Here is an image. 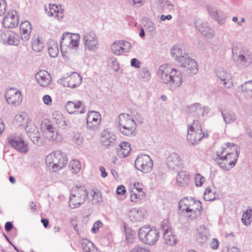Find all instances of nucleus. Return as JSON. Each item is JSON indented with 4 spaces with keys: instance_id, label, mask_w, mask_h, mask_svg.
Segmentation results:
<instances>
[{
    "instance_id": "a18cd8bd",
    "label": "nucleus",
    "mask_w": 252,
    "mask_h": 252,
    "mask_svg": "<svg viewBox=\"0 0 252 252\" xmlns=\"http://www.w3.org/2000/svg\"><path fill=\"white\" fill-rule=\"evenodd\" d=\"M138 78L149 80L151 77V73L147 67L141 68L137 74Z\"/></svg>"
},
{
    "instance_id": "c756f323",
    "label": "nucleus",
    "mask_w": 252,
    "mask_h": 252,
    "mask_svg": "<svg viewBox=\"0 0 252 252\" xmlns=\"http://www.w3.org/2000/svg\"><path fill=\"white\" fill-rule=\"evenodd\" d=\"M20 29L21 33V39L24 41L28 40L32 30L31 23L28 21L22 22Z\"/></svg>"
},
{
    "instance_id": "c9c22d12",
    "label": "nucleus",
    "mask_w": 252,
    "mask_h": 252,
    "mask_svg": "<svg viewBox=\"0 0 252 252\" xmlns=\"http://www.w3.org/2000/svg\"><path fill=\"white\" fill-rule=\"evenodd\" d=\"M53 120L59 127L67 125L66 119L59 111H55L52 115Z\"/></svg>"
},
{
    "instance_id": "bb28decb",
    "label": "nucleus",
    "mask_w": 252,
    "mask_h": 252,
    "mask_svg": "<svg viewBox=\"0 0 252 252\" xmlns=\"http://www.w3.org/2000/svg\"><path fill=\"white\" fill-rule=\"evenodd\" d=\"M116 140L117 136L113 132L106 130L102 131L100 141L105 147H110L114 146Z\"/></svg>"
},
{
    "instance_id": "5701e85b",
    "label": "nucleus",
    "mask_w": 252,
    "mask_h": 252,
    "mask_svg": "<svg viewBox=\"0 0 252 252\" xmlns=\"http://www.w3.org/2000/svg\"><path fill=\"white\" fill-rule=\"evenodd\" d=\"M179 65L186 69L187 72L190 75L195 74L198 71L197 63L189 56L183 61L181 60Z\"/></svg>"
},
{
    "instance_id": "4c0bfd02",
    "label": "nucleus",
    "mask_w": 252,
    "mask_h": 252,
    "mask_svg": "<svg viewBox=\"0 0 252 252\" xmlns=\"http://www.w3.org/2000/svg\"><path fill=\"white\" fill-rule=\"evenodd\" d=\"M32 50L37 53L42 51L45 46L41 38L35 35L32 38Z\"/></svg>"
},
{
    "instance_id": "3c124183",
    "label": "nucleus",
    "mask_w": 252,
    "mask_h": 252,
    "mask_svg": "<svg viewBox=\"0 0 252 252\" xmlns=\"http://www.w3.org/2000/svg\"><path fill=\"white\" fill-rule=\"evenodd\" d=\"M197 29L201 32H204L205 30L209 27L208 22L203 21H199L196 24Z\"/></svg>"
},
{
    "instance_id": "774afa93",
    "label": "nucleus",
    "mask_w": 252,
    "mask_h": 252,
    "mask_svg": "<svg viewBox=\"0 0 252 252\" xmlns=\"http://www.w3.org/2000/svg\"><path fill=\"white\" fill-rule=\"evenodd\" d=\"M146 27L150 32H155L156 31V26L154 23L151 21H148L147 22Z\"/></svg>"
},
{
    "instance_id": "a878e982",
    "label": "nucleus",
    "mask_w": 252,
    "mask_h": 252,
    "mask_svg": "<svg viewBox=\"0 0 252 252\" xmlns=\"http://www.w3.org/2000/svg\"><path fill=\"white\" fill-rule=\"evenodd\" d=\"M166 164L170 169L176 170L182 167L183 162L180 155L176 153H173L167 158Z\"/></svg>"
},
{
    "instance_id": "603ef678",
    "label": "nucleus",
    "mask_w": 252,
    "mask_h": 252,
    "mask_svg": "<svg viewBox=\"0 0 252 252\" xmlns=\"http://www.w3.org/2000/svg\"><path fill=\"white\" fill-rule=\"evenodd\" d=\"M202 34L205 36L207 38H213L215 35V31L211 29L210 27L202 32Z\"/></svg>"
},
{
    "instance_id": "a19ab883",
    "label": "nucleus",
    "mask_w": 252,
    "mask_h": 252,
    "mask_svg": "<svg viewBox=\"0 0 252 252\" xmlns=\"http://www.w3.org/2000/svg\"><path fill=\"white\" fill-rule=\"evenodd\" d=\"M82 245L84 252H99L93 243L87 239L83 240Z\"/></svg>"
},
{
    "instance_id": "79ce46f5",
    "label": "nucleus",
    "mask_w": 252,
    "mask_h": 252,
    "mask_svg": "<svg viewBox=\"0 0 252 252\" xmlns=\"http://www.w3.org/2000/svg\"><path fill=\"white\" fill-rule=\"evenodd\" d=\"M241 220L243 223L246 226L251 225L252 222V208H249L243 213Z\"/></svg>"
},
{
    "instance_id": "37998d69",
    "label": "nucleus",
    "mask_w": 252,
    "mask_h": 252,
    "mask_svg": "<svg viewBox=\"0 0 252 252\" xmlns=\"http://www.w3.org/2000/svg\"><path fill=\"white\" fill-rule=\"evenodd\" d=\"M163 238L166 244L174 246L177 243V240L172 232H167L163 234Z\"/></svg>"
},
{
    "instance_id": "ea45409f",
    "label": "nucleus",
    "mask_w": 252,
    "mask_h": 252,
    "mask_svg": "<svg viewBox=\"0 0 252 252\" xmlns=\"http://www.w3.org/2000/svg\"><path fill=\"white\" fill-rule=\"evenodd\" d=\"M48 53L51 57L55 58L59 54V48L57 42L54 40H50L48 44Z\"/></svg>"
},
{
    "instance_id": "7c9ffc66",
    "label": "nucleus",
    "mask_w": 252,
    "mask_h": 252,
    "mask_svg": "<svg viewBox=\"0 0 252 252\" xmlns=\"http://www.w3.org/2000/svg\"><path fill=\"white\" fill-rule=\"evenodd\" d=\"M189 181V175L188 173L183 170L178 172L176 177V182L179 187H186L188 186Z\"/></svg>"
},
{
    "instance_id": "bf43d9fd",
    "label": "nucleus",
    "mask_w": 252,
    "mask_h": 252,
    "mask_svg": "<svg viewBox=\"0 0 252 252\" xmlns=\"http://www.w3.org/2000/svg\"><path fill=\"white\" fill-rule=\"evenodd\" d=\"M103 225L102 222L100 220H97L95 222L91 229V231L93 233H96L99 231V228Z\"/></svg>"
},
{
    "instance_id": "de8ad7c7",
    "label": "nucleus",
    "mask_w": 252,
    "mask_h": 252,
    "mask_svg": "<svg viewBox=\"0 0 252 252\" xmlns=\"http://www.w3.org/2000/svg\"><path fill=\"white\" fill-rule=\"evenodd\" d=\"M129 191L130 192V200L132 202H137L139 199H141L145 197V194L140 193L139 192L134 190H129Z\"/></svg>"
},
{
    "instance_id": "13d9d810",
    "label": "nucleus",
    "mask_w": 252,
    "mask_h": 252,
    "mask_svg": "<svg viewBox=\"0 0 252 252\" xmlns=\"http://www.w3.org/2000/svg\"><path fill=\"white\" fill-rule=\"evenodd\" d=\"M129 252H150V251L145 247L136 245L131 249Z\"/></svg>"
},
{
    "instance_id": "680f3d73",
    "label": "nucleus",
    "mask_w": 252,
    "mask_h": 252,
    "mask_svg": "<svg viewBox=\"0 0 252 252\" xmlns=\"http://www.w3.org/2000/svg\"><path fill=\"white\" fill-rule=\"evenodd\" d=\"M7 8V3L5 0H0V16L2 15Z\"/></svg>"
},
{
    "instance_id": "58836bf2",
    "label": "nucleus",
    "mask_w": 252,
    "mask_h": 252,
    "mask_svg": "<svg viewBox=\"0 0 252 252\" xmlns=\"http://www.w3.org/2000/svg\"><path fill=\"white\" fill-rule=\"evenodd\" d=\"M224 121L226 124H230L237 120L236 114L232 111H224L221 112Z\"/></svg>"
},
{
    "instance_id": "b1692460",
    "label": "nucleus",
    "mask_w": 252,
    "mask_h": 252,
    "mask_svg": "<svg viewBox=\"0 0 252 252\" xmlns=\"http://www.w3.org/2000/svg\"><path fill=\"white\" fill-rule=\"evenodd\" d=\"M65 107L70 114H84L86 111L85 105L80 100L76 102L68 101L65 104Z\"/></svg>"
},
{
    "instance_id": "c03bdc74",
    "label": "nucleus",
    "mask_w": 252,
    "mask_h": 252,
    "mask_svg": "<svg viewBox=\"0 0 252 252\" xmlns=\"http://www.w3.org/2000/svg\"><path fill=\"white\" fill-rule=\"evenodd\" d=\"M28 115L26 113H21L16 115L15 123L18 126H22L27 123Z\"/></svg>"
},
{
    "instance_id": "f257e3e1",
    "label": "nucleus",
    "mask_w": 252,
    "mask_h": 252,
    "mask_svg": "<svg viewBox=\"0 0 252 252\" xmlns=\"http://www.w3.org/2000/svg\"><path fill=\"white\" fill-rule=\"evenodd\" d=\"M240 149L233 143L227 142L216 152L218 165L223 170L229 171L236 164Z\"/></svg>"
},
{
    "instance_id": "e2e57ef3",
    "label": "nucleus",
    "mask_w": 252,
    "mask_h": 252,
    "mask_svg": "<svg viewBox=\"0 0 252 252\" xmlns=\"http://www.w3.org/2000/svg\"><path fill=\"white\" fill-rule=\"evenodd\" d=\"M42 101L47 106H51L52 104V99L48 94H45L42 97Z\"/></svg>"
},
{
    "instance_id": "f3484780",
    "label": "nucleus",
    "mask_w": 252,
    "mask_h": 252,
    "mask_svg": "<svg viewBox=\"0 0 252 252\" xmlns=\"http://www.w3.org/2000/svg\"><path fill=\"white\" fill-rule=\"evenodd\" d=\"M25 130L28 136L34 144L39 146L42 145V138L40 136L37 127L34 123L32 122H29L25 128Z\"/></svg>"
},
{
    "instance_id": "4468645a",
    "label": "nucleus",
    "mask_w": 252,
    "mask_h": 252,
    "mask_svg": "<svg viewBox=\"0 0 252 252\" xmlns=\"http://www.w3.org/2000/svg\"><path fill=\"white\" fill-rule=\"evenodd\" d=\"M7 139L9 144L17 151L23 153H26L28 151V145L20 134H10Z\"/></svg>"
},
{
    "instance_id": "20e7f679",
    "label": "nucleus",
    "mask_w": 252,
    "mask_h": 252,
    "mask_svg": "<svg viewBox=\"0 0 252 252\" xmlns=\"http://www.w3.org/2000/svg\"><path fill=\"white\" fill-rule=\"evenodd\" d=\"M179 209L188 220L200 216L203 210L200 201L188 198H184L179 201Z\"/></svg>"
},
{
    "instance_id": "473e14b6",
    "label": "nucleus",
    "mask_w": 252,
    "mask_h": 252,
    "mask_svg": "<svg viewBox=\"0 0 252 252\" xmlns=\"http://www.w3.org/2000/svg\"><path fill=\"white\" fill-rule=\"evenodd\" d=\"M130 143L127 142H123L117 148V155L120 158H124L128 156L131 151Z\"/></svg>"
},
{
    "instance_id": "393cba45",
    "label": "nucleus",
    "mask_w": 252,
    "mask_h": 252,
    "mask_svg": "<svg viewBox=\"0 0 252 252\" xmlns=\"http://www.w3.org/2000/svg\"><path fill=\"white\" fill-rule=\"evenodd\" d=\"M216 73L225 88L229 89L232 87V76L229 72L221 67H219L217 69Z\"/></svg>"
},
{
    "instance_id": "0eeeda50",
    "label": "nucleus",
    "mask_w": 252,
    "mask_h": 252,
    "mask_svg": "<svg viewBox=\"0 0 252 252\" xmlns=\"http://www.w3.org/2000/svg\"><path fill=\"white\" fill-rule=\"evenodd\" d=\"M118 128L124 135L131 136L136 128V124L133 118L129 114L123 113L119 115Z\"/></svg>"
},
{
    "instance_id": "f704fd0d",
    "label": "nucleus",
    "mask_w": 252,
    "mask_h": 252,
    "mask_svg": "<svg viewBox=\"0 0 252 252\" xmlns=\"http://www.w3.org/2000/svg\"><path fill=\"white\" fill-rule=\"evenodd\" d=\"M241 93L248 98H252V80L246 81L239 87Z\"/></svg>"
},
{
    "instance_id": "1a4fd4ad",
    "label": "nucleus",
    "mask_w": 252,
    "mask_h": 252,
    "mask_svg": "<svg viewBox=\"0 0 252 252\" xmlns=\"http://www.w3.org/2000/svg\"><path fill=\"white\" fill-rule=\"evenodd\" d=\"M40 130L43 137L50 141L61 142L63 137L57 130L51 121L45 120L41 122Z\"/></svg>"
},
{
    "instance_id": "f03ea898",
    "label": "nucleus",
    "mask_w": 252,
    "mask_h": 252,
    "mask_svg": "<svg viewBox=\"0 0 252 252\" xmlns=\"http://www.w3.org/2000/svg\"><path fill=\"white\" fill-rule=\"evenodd\" d=\"M157 75L160 82L166 85L172 92L176 91L183 82L181 72L167 64L159 66Z\"/></svg>"
},
{
    "instance_id": "a211bd4d",
    "label": "nucleus",
    "mask_w": 252,
    "mask_h": 252,
    "mask_svg": "<svg viewBox=\"0 0 252 252\" xmlns=\"http://www.w3.org/2000/svg\"><path fill=\"white\" fill-rule=\"evenodd\" d=\"M19 22V19L17 11L11 10L4 15L2 24L6 29L14 28L18 26Z\"/></svg>"
},
{
    "instance_id": "6e6552de",
    "label": "nucleus",
    "mask_w": 252,
    "mask_h": 252,
    "mask_svg": "<svg viewBox=\"0 0 252 252\" xmlns=\"http://www.w3.org/2000/svg\"><path fill=\"white\" fill-rule=\"evenodd\" d=\"M88 192L85 187L75 186L71 190L70 195L69 206L72 208H76L83 204L87 198Z\"/></svg>"
},
{
    "instance_id": "c85d7f7f",
    "label": "nucleus",
    "mask_w": 252,
    "mask_h": 252,
    "mask_svg": "<svg viewBox=\"0 0 252 252\" xmlns=\"http://www.w3.org/2000/svg\"><path fill=\"white\" fill-rule=\"evenodd\" d=\"M172 57L177 62L178 64L180 63L181 60L186 59L189 55L185 51H183L178 45H174L171 49Z\"/></svg>"
},
{
    "instance_id": "8fccbe9b",
    "label": "nucleus",
    "mask_w": 252,
    "mask_h": 252,
    "mask_svg": "<svg viewBox=\"0 0 252 252\" xmlns=\"http://www.w3.org/2000/svg\"><path fill=\"white\" fill-rule=\"evenodd\" d=\"M92 196L93 197L92 203L93 204L97 205L102 202V198L101 194L98 191H94Z\"/></svg>"
},
{
    "instance_id": "49530a36",
    "label": "nucleus",
    "mask_w": 252,
    "mask_h": 252,
    "mask_svg": "<svg viewBox=\"0 0 252 252\" xmlns=\"http://www.w3.org/2000/svg\"><path fill=\"white\" fill-rule=\"evenodd\" d=\"M69 166L72 170L73 173H78L81 169V163L79 160L73 159L70 161Z\"/></svg>"
},
{
    "instance_id": "ddd939ff",
    "label": "nucleus",
    "mask_w": 252,
    "mask_h": 252,
    "mask_svg": "<svg viewBox=\"0 0 252 252\" xmlns=\"http://www.w3.org/2000/svg\"><path fill=\"white\" fill-rule=\"evenodd\" d=\"M135 166L144 173L150 172L153 167V162L152 158L147 155H138L135 160Z\"/></svg>"
},
{
    "instance_id": "aec40b11",
    "label": "nucleus",
    "mask_w": 252,
    "mask_h": 252,
    "mask_svg": "<svg viewBox=\"0 0 252 252\" xmlns=\"http://www.w3.org/2000/svg\"><path fill=\"white\" fill-rule=\"evenodd\" d=\"M209 16L214 19L219 25L223 26L226 23V18L223 16V12L213 5L206 6Z\"/></svg>"
},
{
    "instance_id": "4d7b16f0",
    "label": "nucleus",
    "mask_w": 252,
    "mask_h": 252,
    "mask_svg": "<svg viewBox=\"0 0 252 252\" xmlns=\"http://www.w3.org/2000/svg\"><path fill=\"white\" fill-rule=\"evenodd\" d=\"M194 180L196 186L197 187H200L205 182V178L200 174H196L195 176Z\"/></svg>"
},
{
    "instance_id": "2eb2a0df",
    "label": "nucleus",
    "mask_w": 252,
    "mask_h": 252,
    "mask_svg": "<svg viewBox=\"0 0 252 252\" xmlns=\"http://www.w3.org/2000/svg\"><path fill=\"white\" fill-rule=\"evenodd\" d=\"M21 38L18 33L12 31L2 32L0 34V41L6 45L18 46Z\"/></svg>"
},
{
    "instance_id": "09e8293b",
    "label": "nucleus",
    "mask_w": 252,
    "mask_h": 252,
    "mask_svg": "<svg viewBox=\"0 0 252 252\" xmlns=\"http://www.w3.org/2000/svg\"><path fill=\"white\" fill-rule=\"evenodd\" d=\"M204 199L206 201H211L215 199V195L210 187H207L204 193Z\"/></svg>"
},
{
    "instance_id": "052dcab7",
    "label": "nucleus",
    "mask_w": 252,
    "mask_h": 252,
    "mask_svg": "<svg viewBox=\"0 0 252 252\" xmlns=\"http://www.w3.org/2000/svg\"><path fill=\"white\" fill-rule=\"evenodd\" d=\"M199 105L200 103H196L189 106L188 107V112L191 113H195L196 114Z\"/></svg>"
},
{
    "instance_id": "6ab92c4d",
    "label": "nucleus",
    "mask_w": 252,
    "mask_h": 252,
    "mask_svg": "<svg viewBox=\"0 0 252 252\" xmlns=\"http://www.w3.org/2000/svg\"><path fill=\"white\" fill-rule=\"evenodd\" d=\"M131 48V44L126 40H116L111 46L112 53L116 56H120L124 53H127Z\"/></svg>"
},
{
    "instance_id": "72a5a7b5",
    "label": "nucleus",
    "mask_w": 252,
    "mask_h": 252,
    "mask_svg": "<svg viewBox=\"0 0 252 252\" xmlns=\"http://www.w3.org/2000/svg\"><path fill=\"white\" fill-rule=\"evenodd\" d=\"M45 10L49 16H52L55 14V16L57 17L58 20H62L63 17V10L60 8L56 4H51L49 5V10L45 8Z\"/></svg>"
},
{
    "instance_id": "423d86ee",
    "label": "nucleus",
    "mask_w": 252,
    "mask_h": 252,
    "mask_svg": "<svg viewBox=\"0 0 252 252\" xmlns=\"http://www.w3.org/2000/svg\"><path fill=\"white\" fill-rule=\"evenodd\" d=\"M46 164L50 170L56 172L66 165L67 160L61 151H56L47 156Z\"/></svg>"
},
{
    "instance_id": "f8f14e48",
    "label": "nucleus",
    "mask_w": 252,
    "mask_h": 252,
    "mask_svg": "<svg viewBox=\"0 0 252 252\" xmlns=\"http://www.w3.org/2000/svg\"><path fill=\"white\" fill-rule=\"evenodd\" d=\"M83 42L85 49L90 51H95L99 48L98 37L94 32L87 31L84 32Z\"/></svg>"
},
{
    "instance_id": "6e6d98bb",
    "label": "nucleus",
    "mask_w": 252,
    "mask_h": 252,
    "mask_svg": "<svg viewBox=\"0 0 252 252\" xmlns=\"http://www.w3.org/2000/svg\"><path fill=\"white\" fill-rule=\"evenodd\" d=\"M72 140L73 142L77 145H80L83 143V137L79 133H76L72 136Z\"/></svg>"
},
{
    "instance_id": "412c9836",
    "label": "nucleus",
    "mask_w": 252,
    "mask_h": 252,
    "mask_svg": "<svg viewBox=\"0 0 252 252\" xmlns=\"http://www.w3.org/2000/svg\"><path fill=\"white\" fill-rule=\"evenodd\" d=\"M82 82L81 76L77 72H73L67 78L60 80L59 83L64 87H68L71 89L75 88L80 85Z\"/></svg>"
},
{
    "instance_id": "864d4df0",
    "label": "nucleus",
    "mask_w": 252,
    "mask_h": 252,
    "mask_svg": "<svg viewBox=\"0 0 252 252\" xmlns=\"http://www.w3.org/2000/svg\"><path fill=\"white\" fill-rule=\"evenodd\" d=\"M208 112L209 109L207 107L203 106L200 104L196 115L198 117H203L206 115L208 113Z\"/></svg>"
},
{
    "instance_id": "9b49d317",
    "label": "nucleus",
    "mask_w": 252,
    "mask_h": 252,
    "mask_svg": "<svg viewBox=\"0 0 252 252\" xmlns=\"http://www.w3.org/2000/svg\"><path fill=\"white\" fill-rule=\"evenodd\" d=\"M80 38V35L78 33H64L60 41L62 52H70V50L74 49L76 50L78 47Z\"/></svg>"
},
{
    "instance_id": "dca6fc26",
    "label": "nucleus",
    "mask_w": 252,
    "mask_h": 252,
    "mask_svg": "<svg viewBox=\"0 0 252 252\" xmlns=\"http://www.w3.org/2000/svg\"><path fill=\"white\" fill-rule=\"evenodd\" d=\"M5 97L8 104L15 106L20 105L23 100L21 92L18 89L13 88L7 89Z\"/></svg>"
},
{
    "instance_id": "39448f33",
    "label": "nucleus",
    "mask_w": 252,
    "mask_h": 252,
    "mask_svg": "<svg viewBox=\"0 0 252 252\" xmlns=\"http://www.w3.org/2000/svg\"><path fill=\"white\" fill-rule=\"evenodd\" d=\"M208 136L207 132H202L201 125L198 120H194L192 123L188 125L187 140L189 145H196L203 138Z\"/></svg>"
},
{
    "instance_id": "0e129e2a",
    "label": "nucleus",
    "mask_w": 252,
    "mask_h": 252,
    "mask_svg": "<svg viewBox=\"0 0 252 252\" xmlns=\"http://www.w3.org/2000/svg\"><path fill=\"white\" fill-rule=\"evenodd\" d=\"M142 184H140L138 182H135L133 184L134 188L133 190H134L136 191H138L140 193H142L145 194V192L143 191V188H142Z\"/></svg>"
},
{
    "instance_id": "5fc2aeb1",
    "label": "nucleus",
    "mask_w": 252,
    "mask_h": 252,
    "mask_svg": "<svg viewBox=\"0 0 252 252\" xmlns=\"http://www.w3.org/2000/svg\"><path fill=\"white\" fill-rule=\"evenodd\" d=\"M161 229L163 234L167 232H172L170 224L167 220H164L161 224Z\"/></svg>"
},
{
    "instance_id": "4be33fe9",
    "label": "nucleus",
    "mask_w": 252,
    "mask_h": 252,
    "mask_svg": "<svg viewBox=\"0 0 252 252\" xmlns=\"http://www.w3.org/2000/svg\"><path fill=\"white\" fill-rule=\"evenodd\" d=\"M101 121V115L99 112L92 111L88 113L87 119V127L92 131L96 129Z\"/></svg>"
},
{
    "instance_id": "2f4dec72",
    "label": "nucleus",
    "mask_w": 252,
    "mask_h": 252,
    "mask_svg": "<svg viewBox=\"0 0 252 252\" xmlns=\"http://www.w3.org/2000/svg\"><path fill=\"white\" fill-rule=\"evenodd\" d=\"M209 232L208 229L204 225L199 226L196 232L197 240L201 243H204L208 238Z\"/></svg>"
},
{
    "instance_id": "69168bd1",
    "label": "nucleus",
    "mask_w": 252,
    "mask_h": 252,
    "mask_svg": "<svg viewBox=\"0 0 252 252\" xmlns=\"http://www.w3.org/2000/svg\"><path fill=\"white\" fill-rule=\"evenodd\" d=\"M163 6L164 8L169 10H173L174 7V4L169 0L163 1Z\"/></svg>"
},
{
    "instance_id": "cd10ccee",
    "label": "nucleus",
    "mask_w": 252,
    "mask_h": 252,
    "mask_svg": "<svg viewBox=\"0 0 252 252\" xmlns=\"http://www.w3.org/2000/svg\"><path fill=\"white\" fill-rule=\"evenodd\" d=\"M35 77L39 85L43 87L48 86L52 81L50 74L46 70L39 71Z\"/></svg>"
},
{
    "instance_id": "7ed1b4c3",
    "label": "nucleus",
    "mask_w": 252,
    "mask_h": 252,
    "mask_svg": "<svg viewBox=\"0 0 252 252\" xmlns=\"http://www.w3.org/2000/svg\"><path fill=\"white\" fill-rule=\"evenodd\" d=\"M232 60L236 66L241 69L252 65V51L240 44H233L231 46Z\"/></svg>"
},
{
    "instance_id": "338daca9",
    "label": "nucleus",
    "mask_w": 252,
    "mask_h": 252,
    "mask_svg": "<svg viewBox=\"0 0 252 252\" xmlns=\"http://www.w3.org/2000/svg\"><path fill=\"white\" fill-rule=\"evenodd\" d=\"M141 63L136 58L131 59L130 61V64L132 66L135 68H139L141 65Z\"/></svg>"
},
{
    "instance_id": "9d476101",
    "label": "nucleus",
    "mask_w": 252,
    "mask_h": 252,
    "mask_svg": "<svg viewBox=\"0 0 252 252\" xmlns=\"http://www.w3.org/2000/svg\"><path fill=\"white\" fill-rule=\"evenodd\" d=\"M138 236L142 243L152 246L158 241L159 232L156 228L144 226L139 229Z\"/></svg>"
},
{
    "instance_id": "e433bc0d",
    "label": "nucleus",
    "mask_w": 252,
    "mask_h": 252,
    "mask_svg": "<svg viewBox=\"0 0 252 252\" xmlns=\"http://www.w3.org/2000/svg\"><path fill=\"white\" fill-rule=\"evenodd\" d=\"M129 217L132 221L140 222L143 220L144 214L142 210L133 209L130 211Z\"/></svg>"
}]
</instances>
